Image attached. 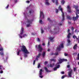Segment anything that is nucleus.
<instances>
[{
	"instance_id": "obj_36",
	"label": "nucleus",
	"mask_w": 79,
	"mask_h": 79,
	"mask_svg": "<svg viewBox=\"0 0 79 79\" xmlns=\"http://www.w3.org/2000/svg\"><path fill=\"white\" fill-rule=\"evenodd\" d=\"M31 26V24H27L26 25V26L27 27H30V26Z\"/></svg>"
},
{
	"instance_id": "obj_61",
	"label": "nucleus",
	"mask_w": 79,
	"mask_h": 79,
	"mask_svg": "<svg viewBox=\"0 0 79 79\" xmlns=\"http://www.w3.org/2000/svg\"><path fill=\"white\" fill-rule=\"evenodd\" d=\"M14 2L15 3H17V0H14Z\"/></svg>"
},
{
	"instance_id": "obj_15",
	"label": "nucleus",
	"mask_w": 79,
	"mask_h": 79,
	"mask_svg": "<svg viewBox=\"0 0 79 79\" xmlns=\"http://www.w3.org/2000/svg\"><path fill=\"white\" fill-rule=\"evenodd\" d=\"M44 70L47 72V73H48V72H50V71H49L48 69H47V68L46 67H44Z\"/></svg>"
},
{
	"instance_id": "obj_3",
	"label": "nucleus",
	"mask_w": 79,
	"mask_h": 79,
	"mask_svg": "<svg viewBox=\"0 0 79 79\" xmlns=\"http://www.w3.org/2000/svg\"><path fill=\"white\" fill-rule=\"evenodd\" d=\"M24 28H21V29L20 31V33L19 35V36L20 37L21 39H22L23 37H24L25 36H27V35L26 34H25V35L22 36V35H23V33H24Z\"/></svg>"
},
{
	"instance_id": "obj_54",
	"label": "nucleus",
	"mask_w": 79,
	"mask_h": 79,
	"mask_svg": "<svg viewBox=\"0 0 79 79\" xmlns=\"http://www.w3.org/2000/svg\"><path fill=\"white\" fill-rule=\"evenodd\" d=\"M68 30H67L68 32H69V31H70V30L69 28L68 29Z\"/></svg>"
},
{
	"instance_id": "obj_48",
	"label": "nucleus",
	"mask_w": 79,
	"mask_h": 79,
	"mask_svg": "<svg viewBox=\"0 0 79 79\" xmlns=\"http://www.w3.org/2000/svg\"><path fill=\"white\" fill-rule=\"evenodd\" d=\"M35 61H36L35 60H34L33 61V65H34V64H35Z\"/></svg>"
},
{
	"instance_id": "obj_33",
	"label": "nucleus",
	"mask_w": 79,
	"mask_h": 79,
	"mask_svg": "<svg viewBox=\"0 0 79 79\" xmlns=\"http://www.w3.org/2000/svg\"><path fill=\"white\" fill-rule=\"evenodd\" d=\"M73 38L74 39H75L76 38H77V37H76L75 35H74L73 36Z\"/></svg>"
},
{
	"instance_id": "obj_31",
	"label": "nucleus",
	"mask_w": 79,
	"mask_h": 79,
	"mask_svg": "<svg viewBox=\"0 0 79 79\" xmlns=\"http://www.w3.org/2000/svg\"><path fill=\"white\" fill-rule=\"evenodd\" d=\"M54 55H56V56L58 55V52H55V53H54Z\"/></svg>"
},
{
	"instance_id": "obj_26",
	"label": "nucleus",
	"mask_w": 79,
	"mask_h": 79,
	"mask_svg": "<svg viewBox=\"0 0 79 79\" xmlns=\"http://www.w3.org/2000/svg\"><path fill=\"white\" fill-rule=\"evenodd\" d=\"M21 52V50H19L18 52H17V55L18 56H19V53H20V52Z\"/></svg>"
},
{
	"instance_id": "obj_28",
	"label": "nucleus",
	"mask_w": 79,
	"mask_h": 79,
	"mask_svg": "<svg viewBox=\"0 0 79 79\" xmlns=\"http://www.w3.org/2000/svg\"><path fill=\"white\" fill-rule=\"evenodd\" d=\"M57 50L59 51H60L61 48L60 47H57Z\"/></svg>"
},
{
	"instance_id": "obj_44",
	"label": "nucleus",
	"mask_w": 79,
	"mask_h": 79,
	"mask_svg": "<svg viewBox=\"0 0 79 79\" xmlns=\"http://www.w3.org/2000/svg\"><path fill=\"white\" fill-rule=\"evenodd\" d=\"M76 67L73 68V71L75 72H76Z\"/></svg>"
},
{
	"instance_id": "obj_10",
	"label": "nucleus",
	"mask_w": 79,
	"mask_h": 79,
	"mask_svg": "<svg viewBox=\"0 0 79 79\" xmlns=\"http://www.w3.org/2000/svg\"><path fill=\"white\" fill-rule=\"evenodd\" d=\"M33 21V20L32 19H28L27 21V23L28 24H32V22Z\"/></svg>"
},
{
	"instance_id": "obj_41",
	"label": "nucleus",
	"mask_w": 79,
	"mask_h": 79,
	"mask_svg": "<svg viewBox=\"0 0 79 79\" xmlns=\"http://www.w3.org/2000/svg\"><path fill=\"white\" fill-rule=\"evenodd\" d=\"M3 49L2 48H0V51H2V52H3Z\"/></svg>"
},
{
	"instance_id": "obj_43",
	"label": "nucleus",
	"mask_w": 79,
	"mask_h": 79,
	"mask_svg": "<svg viewBox=\"0 0 79 79\" xmlns=\"http://www.w3.org/2000/svg\"><path fill=\"white\" fill-rule=\"evenodd\" d=\"M63 61H67V59H62Z\"/></svg>"
},
{
	"instance_id": "obj_20",
	"label": "nucleus",
	"mask_w": 79,
	"mask_h": 79,
	"mask_svg": "<svg viewBox=\"0 0 79 79\" xmlns=\"http://www.w3.org/2000/svg\"><path fill=\"white\" fill-rule=\"evenodd\" d=\"M40 29H41V34H43V33L44 32V30H43V29H42V28H40Z\"/></svg>"
},
{
	"instance_id": "obj_32",
	"label": "nucleus",
	"mask_w": 79,
	"mask_h": 79,
	"mask_svg": "<svg viewBox=\"0 0 79 79\" xmlns=\"http://www.w3.org/2000/svg\"><path fill=\"white\" fill-rule=\"evenodd\" d=\"M58 13V9H56V13Z\"/></svg>"
},
{
	"instance_id": "obj_17",
	"label": "nucleus",
	"mask_w": 79,
	"mask_h": 79,
	"mask_svg": "<svg viewBox=\"0 0 79 79\" xmlns=\"http://www.w3.org/2000/svg\"><path fill=\"white\" fill-rule=\"evenodd\" d=\"M46 52H43L42 56H43V58H45V56Z\"/></svg>"
},
{
	"instance_id": "obj_25",
	"label": "nucleus",
	"mask_w": 79,
	"mask_h": 79,
	"mask_svg": "<svg viewBox=\"0 0 79 79\" xmlns=\"http://www.w3.org/2000/svg\"><path fill=\"white\" fill-rule=\"evenodd\" d=\"M67 18H68V19H70V20L72 19V18L71 17V16H69V15L67 16Z\"/></svg>"
},
{
	"instance_id": "obj_35",
	"label": "nucleus",
	"mask_w": 79,
	"mask_h": 79,
	"mask_svg": "<svg viewBox=\"0 0 79 79\" xmlns=\"http://www.w3.org/2000/svg\"><path fill=\"white\" fill-rule=\"evenodd\" d=\"M0 54L1 56H4V55L3 52H0Z\"/></svg>"
},
{
	"instance_id": "obj_42",
	"label": "nucleus",
	"mask_w": 79,
	"mask_h": 79,
	"mask_svg": "<svg viewBox=\"0 0 79 79\" xmlns=\"http://www.w3.org/2000/svg\"><path fill=\"white\" fill-rule=\"evenodd\" d=\"M77 58L78 60H79V53H78L77 54Z\"/></svg>"
},
{
	"instance_id": "obj_59",
	"label": "nucleus",
	"mask_w": 79,
	"mask_h": 79,
	"mask_svg": "<svg viewBox=\"0 0 79 79\" xmlns=\"http://www.w3.org/2000/svg\"><path fill=\"white\" fill-rule=\"evenodd\" d=\"M71 29L72 31H74V27H72Z\"/></svg>"
},
{
	"instance_id": "obj_14",
	"label": "nucleus",
	"mask_w": 79,
	"mask_h": 79,
	"mask_svg": "<svg viewBox=\"0 0 79 79\" xmlns=\"http://www.w3.org/2000/svg\"><path fill=\"white\" fill-rule=\"evenodd\" d=\"M58 61H59V62L58 63V64L62 63L63 61V59H60Z\"/></svg>"
},
{
	"instance_id": "obj_12",
	"label": "nucleus",
	"mask_w": 79,
	"mask_h": 79,
	"mask_svg": "<svg viewBox=\"0 0 79 79\" xmlns=\"http://www.w3.org/2000/svg\"><path fill=\"white\" fill-rule=\"evenodd\" d=\"M67 42L68 44H67V45L68 46H69V45H70V43H71V40H70L69 39H68L67 40Z\"/></svg>"
},
{
	"instance_id": "obj_13",
	"label": "nucleus",
	"mask_w": 79,
	"mask_h": 79,
	"mask_svg": "<svg viewBox=\"0 0 79 79\" xmlns=\"http://www.w3.org/2000/svg\"><path fill=\"white\" fill-rule=\"evenodd\" d=\"M55 38V37H53L52 38L50 37L49 38V39L51 42H54V40H53V39H54V38Z\"/></svg>"
},
{
	"instance_id": "obj_24",
	"label": "nucleus",
	"mask_w": 79,
	"mask_h": 79,
	"mask_svg": "<svg viewBox=\"0 0 79 79\" xmlns=\"http://www.w3.org/2000/svg\"><path fill=\"white\" fill-rule=\"evenodd\" d=\"M45 4H46L47 5H49L50 3L48 2H45Z\"/></svg>"
},
{
	"instance_id": "obj_23",
	"label": "nucleus",
	"mask_w": 79,
	"mask_h": 79,
	"mask_svg": "<svg viewBox=\"0 0 79 79\" xmlns=\"http://www.w3.org/2000/svg\"><path fill=\"white\" fill-rule=\"evenodd\" d=\"M61 3L62 4V5H64V3H65V1H64V0H62V1H61Z\"/></svg>"
},
{
	"instance_id": "obj_46",
	"label": "nucleus",
	"mask_w": 79,
	"mask_h": 79,
	"mask_svg": "<svg viewBox=\"0 0 79 79\" xmlns=\"http://www.w3.org/2000/svg\"><path fill=\"white\" fill-rule=\"evenodd\" d=\"M50 45V41H48V47Z\"/></svg>"
},
{
	"instance_id": "obj_40",
	"label": "nucleus",
	"mask_w": 79,
	"mask_h": 79,
	"mask_svg": "<svg viewBox=\"0 0 79 79\" xmlns=\"http://www.w3.org/2000/svg\"><path fill=\"white\" fill-rule=\"evenodd\" d=\"M66 77V76L65 75H64L63 76H62V77H61V78L63 79H64V78Z\"/></svg>"
},
{
	"instance_id": "obj_37",
	"label": "nucleus",
	"mask_w": 79,
	"mask_h": 79,
	"mask_svg": "<svg viewBox=\"0 0 79 79\" xmlns=\"http://www.w3.org/2000/svg\"><path fill=\"white\" fill-rule=\"evenodd\" d=\"M32 10H31L29 11V13L30 14V15L31 14V13H32Z\"/></svg>"
},
{
	"instance_id": "obj_62",
	"label": "nucleus",
	"mask_w": 79,
	"mask_h": 79,
	"mask_svg": "<svg viewBox=\"0 0 79 79\" xmlns=\"http://www.w3.org/2000/svg\"><path fill=\"white\" fill-rule=\"evenodd\" d=\"M68 24H71V23L69 22H68Z\"/></svg>"
},
{
	"instance_id": "obj_52",
	"label": "nucleus",
	"mask_w": 79,
	"mask_h": 79,
	"mask_svg": "<svg viewBox=\"0 0 79 79\" xmlns=\"http://www.w3.org/2000/svg\"><path fill=\"white\" fill-rule=\"evenodd\" d=\"M38 42H40V39H39V38H38Z\"/></svg>"
},
{
	"instance_id": "obj_58",
	"label": "nucleus",
	"mask_w": 79,
	"mask_h": 79,
	"mask_svg": "<svg viewBox=\"0 0 79 79\" xmlns=\"http://www.w3.org/2000/svg\"><path fill=\"white\" fill-rule=\"evenodd\" d=\"M58 25H59V26H62V23L58 24Z\"/></svg>"
},
{
	"instance_id": "obj_8",
	"label": "nucleus",
	"mask_w": 79,
	"mask_h": 79,
	"mask_svg": "<svg viewBox=\"0 0 79 79\" xmlns=\"http://www.w3.org/2000/svg\"><path fill=\"white\" fill-rule=\"evenodd\" d=\"M67 10L69 13H71V8L69 6H67Z\"/></svg>"
},
{
	"instance_id": "obj_2",
	"label": "nucleus",
	"mask_w": 79,
	"mask_h": 79,
	"mask_svg": "<svg viewBox=\"0 0 79 79\" xmlns=\"http://www.w3.org/2000/svg\"><path fill=\"white\" fill-rule=\"evenodd\" d=\"M21 52H24L25 53H29V52H28L26 47L25 46L23 45L22 46L21 48Z\"/></svg>"
},
{
	"instance_id": "obj_4",
	"label": "nucleus",
	"mask_w": 79,
	"mask_h": 79,
	"mask_svg": "<svg viewBox=\"0 0 79 79\" xmlns=\"http://www.w3.org/2000/svg\"><path fill=\"white\" fill-rule=\"evenodd\" d=\"M58 9L60 10L61 13H62V21H63L64 20V14L63 11V8H61V6H60L58 7Z\"/></svg>"
},
{
	"instance_id": "obj_29",
	"label": "nucleus",
	"mask_w": 79,
	"mask_h": 79,
	"mask_svg": "<svg viewBox=\"0 0 79 79\" xmlns=\"http://www.w3.org/2000/svg\"><path fill=\"white\" fill-rule=\"evenodd\" d=\"M29 54V53H25L24 57H25V58H26V57H27V54Z\"/></svg>"
},
{
	"instance_id": "obj_45",
	"label": "nucleus",
	"mask_w": 79,
	"mask_h": 79,
	"mask_svg": "<svg viewBox=\"0 0 79 79\" xmlns=\"http://www.w3.org/2000/svg\"><path fill=\"white\" fill-rule=\"evenodd\" d=\"M8 7H9V5L8 4L7 6H6V9H8Z\"/></svg>"
},
{
	"instance_id": "obj_56",
	"label": "nucleus",
	"mask_w": 79,
	"mask_h": 79,
	"mask_svg": "<svg viewBox=\"0 0 79 79\" xmlns=\"http://www.w3.org/2000/svg\"><path fill=\"white\" fill-rule=\"evenodd\" d=\"M45 43H44L42 44V45H43V46H45Z\"/></svg>"
},
{
	"instance_id": "obj_34",
	"label": "nucleus",
	"mask_w": 79,
	"mask_h": 79,
	"mask_svg": "<svg viewBox=\"0 0 79 79\" xmlns=\"http://www.w3.org/2000/svg\"><path fill=\"white\" fill-rule=\"evenodd\" d=\"M48 20L49 21H50V22H52V21L50 19V18H48Z\"/></svg>"
},
{
	"instance_id": "obj_30",
	"label": "nucleus",
	"mask_w": 79,
	"mask_h": 79,
	"mask_svg": "<svg viewBox=\"0 0 79 79\" xmlns=\"http://www.w3.org/2000/svg\"><path fill=\"white\" fill-rule=\"evenodd\" d=\"M55 64H53V65L52 64H50V66L51 67V68H52V67L54 66Z\"/></svg>"
},
{
	"instance_id": "obj_53",
	"label": "nucleus",
	"mask_w": 79,
	"mask_h": 79,
	"mask_svg": "<svg viewBox=\"0 0 79 79\" xmlns=\"http://www.w3.org/2000/svg\"><path fill=\"white\" fill-rule=\"evenodd\" d=\"M48 63V62L45 61L44 63V64H47Z\"/></svg>"
},
{
	"instance_id": "obj_55",
	"label": "nucleus",
	"mask_w": 79,
	"mask_h": 79,
	"mask_svg": "<svg viewBox=\"0 0 79 79\" xmlns=\"http://www.w3.org/2000/svg\"><path fill=\"white\" fill-rule=\"evenodd\" d=\"M61 73L62 74H64V71L62 72H61Z\"/></svg>"
},
{
	"instance_id": "obj_11",
	"label": "nucleus",
	"mask_w": 79,
	"mask_h": 79,
	"mask_svg": "<svg viewBox=\"0 0 79 79\" xmlns=\"http://www.w3.org/2000/svg\"><path fill=\"white\" fill-rule=\"evenodd\" d=\"M42 16H43V18H44V13L42 12H40V18H41Z\"/></svg>"
},
{
	"instance_id": "obj_1",
	"label": "nucleus",
	"mask_w": 79,
	"mask_h": 79,
	"mask_svg": "<svg viewBox=\"0 0 79 79\" xmlns=\"http://www.w3.org/2000/svg\"><path fill=\"white\" fill-rule=\"evenodd\" d=\"M35 48L38 49V51L39 52V53L36 56V60H38L39 58L42 55V52L43 50V47H42V46L40 44L36 45L35 46Z\"/></svg>"
},
{
	"instance_id": "obj_57",
	"label": "nucleus",
	"mask_w": 79,
	"mask_h": 79,
	"mask_svg": "<svg viewBox=\"0 0 79 79\" xmlns=\"http://www.w3.org/2000/svg\"><path fill=\"white\" fill-rule=\"evenodd\" d=\"M3 73V71H1L0 72V73L1 74L2 73Z\"/></svg>"
},
{
	"instance_id": "obj_16",
	"label": "nucleus",
	"mask_w": 79,
	"mask_h": 79,
	"mask_svg": "<svg viewBox=\"0 0 79 79\" xmlns=\"http://www.w3.org/2000/svg\"><path fill=\"white\" fill-rule=\"evenodd\" d=\"M71 35V33H69L68 35L67 36V37L68 39H69V38L71 37L70 35Z\"/></svg>"
},
{
	"instance_id": "obj_27",
	"label": "nucleus",
	"mask_w": 79,
	"mask_h": 79,
	"mask_svg": "<svg viewBox=\"0 0 79 79\" xmlns=\"http://www.w3.org/2000/svg\"><path fill=\"white\" fill-rule=\"evenodd\" d=\"M50 61H54V62H55V61H56V60L54 59H51Z\"/></svg>"
},
{
	"instance_id": "obj_64",
	"label": "nucleus",
	"mask_w": 79,
	"mask_h": 79,
	"mask_svg": "<svg viewBox=\"0 0 79 79\" xmlns=\"http://www.w3.org/2000/svg\"><path fill=\"white\" fill-rule=\"evenodd\" d=\"M67 67V68H69V67H70V65H68Z\"/></svg>"
},
{
	"instance_id": "obj_51",
	"label": "nucleus",
	"mask_w": 79,
	"mask_h": 79,
	"mask_svg": "<svg viewBox=\"0 0 79 79\" xmlns=\"http://www.w3.org/2000/svg\"><path fill=\"white\" fill-rule=\"evenodd\" d=\"M26 2H27V3H30V1H29L27 0L26 1Z\"/></svg>"
},
{
	"instance_id": "obj_9",
	"label": "nucleus",
	"mask_w": 79,
	"mask_h": 79,
	"mask_svg": "<svg viewBox=\"0 0 79 79\" xmlns=\"http://www.w3.org/2000/svg\"><path fill=\"white\" fill-rule=\"evenodd\" d=\"M74 8L76 10V13H77L78 14H79V10L78 9V6H74Z\"/></svg>"
},
{
	"instance_id": "obj_38",
	"label": "nucleus",
	"mask_w": 79,
	"mask_h": 79,
	"mask_svg": "<svg viewBox=\"0 0 79 79\" xmlns=\"http://www.w3.org/2000/svg\"><path fill=\"white\" fill-rule=\"evenodd\" d=\"M40 67V64H38V68H39Z\"/></svg>"
},
{
	"instance_id": "obj_39",
	"label": "nucleus",
	"mask_w": 79,
	"mask_h": 79,
	"mask_svg": "<svg viewBox=\"0 0 79 79\" xmlns=\"http://www.w3.org/2000/svg\"><path fill=\"white\" fill-rule=\"evenodd\" d=\"M57 67L54 68V71H56V70H57Z\"/></svg>"
},
{
	"instance_id": "obj_7",
	"label": "nucleus",
	"mask_w": 79,
	"mask_h": 79,
	"mask_svg": "<svg viewBox=\"0 0 79 79\" xmlns=\"http://www.w3.org/2000/svg\"><path fill=\"white\" fill-rule=\"evenodd\" d=\"M39 75H39V77L40 78H43V77H44V76H43V75H42V69H40V71H39Z\"/></svg>"
},
{
	"instance_id": "obj_18",
	"label": "nucleus",
	"mask_w": 79,
	"mask_h": 79,
	"mask_svg": "<svg viewBox=\"0 0 79 79\" xmlns=\"http://www.w3.org/2000/svg\"><path fill=\"white\" fill-rule=\"evenodd\" d=\"M59 47H60V48H63L64 46H63V44L62 43V44H60L59 46Z\"/></svg>"
},
{
	"instance_id": "obj_21",
	"label": "nucleus",
	"mask_w": 79,
	"mask_h": 79,
	"mask_svg": "<svg viewBox=\"0 0 79 79\" xmlns=\"http://www.w3.org/2000/svg\"><path fill=\"white\" fill-rule=\"evenodd\" d=\"M58 0H56V5H58L59 3H58Z\"/></svg>"
},
{
	"instance_id": "obj_49",
	"label": "nucleus",
	"mask_w": 79,
	"mask_h": 79,
	"mask_svg": "<svg viewBox=\"0 0 79 79\" xmlns=\"http://www.w3.org/2000/svg\"><path fill=\"white\" fill-rule=\"evenodd\" d=\"M64 56H68V54L65 53H64Z\"/></svg>"
},
{
	"instance_id": "obj_6",
	"label": "nucleus",
	"mask_w": 79,
	"mask_h": 79,
	"mask_svg": "<svg viewBox=\"0 0 79 79\" xmlns=\"http://www.w3.org/2000/svg\"><path fill=\"white\" fill-rule=\"evenodd\" d=\"M73 69H71L70 71H69L68 73V77H72V74L73 73Z\"/></svg>"
},
{
	"instance_id": "obj_47",
	"label": "nucleus",
	"mask_w": 79,
	"mask_h": 79,
	"mask_svg": "<svg viewBox=\"0 0 79 79\" xmlns=\"http://www.w3.org/2000/svg\"><path fill=\"white\" fill-rule=\"evenodd\" d=\"M51 55H55V53H53V52H52L51 53Z\"/></svg>"
},
{
	"instance_id": "obj_5",
	"label": "nucleus",
	"mask_w": 79,
	"mask_h": 79,
	"mask_svg": "<svg viewBox=\"0 0 79 79\" xmlns=\"http://www.w3.org/2000/svg\"><path fill=\"white\" fill-rule=\"evenodd\" d=\"M77 14H78V13H77V12H76V17H73V20L75 21L76 20H77L78 18H79V16Z\"/></svg>"
},
{
	"instance_id": "obj_63",
	"label": "nucleus",
	"mask_w": 79,
	"mask_h": 79,
	"mask_svg": "<svg viewBox=\"0 0 79 79\" xmlns=\"http://www.w3.org/2000/svg\"><path fill=\"white\" fill-rule=\"evenodd\" d=\"M2 65H0V69H2Z\"/></svg>"
},
{
	"instance_id": "obj_22",
	"label": "nucleus",
	"mask_w": 79,
	"mask_h": 79,
	"mask_svg": "<svg viewBox=\"0 0 79 79\" xmlns=\"http://www.w3.org/2000/svg\"><path fill=\"white\" fill-rule=\"evenodd\" d=\"M39 22L41 24H42L44 23V22L42 21V20H40Z\"/></svg>"
},
{
	"instance_id": "obj_50",
	"label": "nucleus",
	"mask_w": 79,
	"mask_h": 79,
	"mask_svg": "<svg viewBox=\"0 0 79 79\" xmlns=\"http://www.w3.org/2000/svg\"><path fill=\"white\" fill-rule=\"evenodd\" d=\"M60 67V65H58L56 67L57 68H59Z\"/></svg>"
},
{
	"instance_id": "obj_19",
	"label": "nucleus",
	"mask_w": 79,
	"mask_h": 79,
	"mask_svg": "<svg viewBox=\"0 0 79 79\" xmlns=\"http://www.w3.org/2000/svg\"><path fill=\"white\" fill-rule=\"evenodd\" d=\"M77 44H75L73 47V49L76 50L77 48Z\"/></svg>"
},
{
	"instance_id": "obj_60",
	"label": "nucleus",
	"mask_w": 79,
	"mask_h": 79,
	"mask_svg": "<svg viewBox=\"0 0 79 79\" xmlns=\"http://www.w3.org/2000/svg\"><path fill=\"white\" fill-rule=\"evenodd\" d=\"M55 0H52V2H53V3H55Z\"/></svg>"
}]
</instances>
